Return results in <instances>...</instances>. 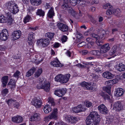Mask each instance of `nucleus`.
<instances>
[{"label":"nucleus","instance_id":"23","mask_svg":"<svg viewBox=\"0 0 125 125\" xmlns=\"http://www.w3.org/2000/svg\"><path fill=\"white\" fill-rule=\"evenodd\" d=\"M30 118L31 121H39L41 119L40 114L38 113H35L31 116Z\"/></svg>","mask_w":125,"mask_h":125},{"label":"nucleus","instance_id":"17","mask_svg":"<svg viewBox=\"0 0 125 125\" xmlns=\"http://www.w3.org/2000/svg\"><path fill=\"white\" fill-rule=\"evenodd\" d=\"M85 110V108L82 105L80 104L75 107L73 109V112L75 113L80 112Z\"/></svg>","mask_w":125,"mask_h":125},{"label":"nucleus","instance_id":"59","mask_svg":"<svg viewBox=\"0 0 125 125\" xmlns=\"http://www.w3.org/2000/svg\"><path fill=\"white\" fill-rule=\"evenodd\" d=\"M77 15H73V16L74 17H76V18L77 19H78L80 18L82 16V12L79 11V16L78 17H76V16Z\"/></svg>","mask_w":125,"mask_h":125},{"label":"nucleus","instance_id":"3","mask_svg":"<svg viewBox=\"0 0 125 125\" xmlns=\"http://www.w3.org/2000/svg\"><path fill=\"white\" fill-rule=\"evenodd\" d=\"M6 18L3 15H0V22L11 23L13 20L12 16L11 13L8 12L6 13Z\"/></svg>","mask_w":125,"mask_h":125},{"label":"nucleus","instance_id":"20","mask_svg":"<svg viewBox=\"0 0 125 125\" xmlns=\"http://www.w3.org/2000/svg\"><path fill=\"white\" fill-rule=\"evenodd\" d=\"M114 108L117 111H120L123 108L121 102L118 101L115 102L114 104Z\"/></svg>","mask_w":125,"mask_h":125},{"label":"nucleus","instance_id":"47","mask_svg":"<svg viewBox=\"0 0 125 125\" xmlns=\"http://www.w3.org/2000/svg\"><path fill=\"white\" fill-rule=\"evenodd\" d=\"M76 36L77 38L79 40L82 39L83 38V35L79 32H77Z\"/></svg>","mask_w":125,"mask_h":125},{"label":"nucleus","instance_id":"21","mask_svg":"<svg viewBox=\"0 0 125 125\" xmlns=\"http://www.w3.org/2000/svg\"><path fill=\"white\" fill-rule=\"evenodd\" d=\"M124 90L122 88H120L116 89L114 92V94L115 96L119 97L122 95L124 94Z\"/></svg>","mask_w":125,"mask_h":125},{"label":"nucleus","instance_id":"37","mask_svg":"<svg viewBox=\"0 0 125 125\" xmlns=\"http://www.w3.org/2000/svg\"><path fill=\"white\" fill-rule=\"evenodd\" d=\"M54 15V13L53 9L52 8L48 11L47 14V16L50 18H52L53 17Z\"/></svg>","mask_w":125,"mask_h":125},{"label":"nucleus","instance_id":"53","mask_svg":"<svg viewBox=\"0 0 125 125\" xmlns=\"http://www.w3.org/2000/svg\"><path fill=\"white\" fill-rule=\"evenodd\" d=\"M100 75L98 74V75L96 74L94 75L93 78L95 81H97L100 78Z\"/></svg>","mask_w":125,"mask_h":125},{"label":"nucleus","instance_id":"35","mask_svg":"<svg viewBox=\"0 0 125 125\" xmlns=\"http://www.w3.org/2000/svg\"><path fill=\"white\" fill-rule=\"evenodd\" d=\"M89 53L93 55L98 56L101 54L100 51L98 50H94L91 51L89 52Z\"/></svg>","mask_w":125,"mask_h":125},{"label":"nucleus","instance_id":"54","mask_svg":"<svg viewBox=\"0 0 125 125\" xmlns=\"http://www.w3.org/2000/svg\"><path fill=\"white\" fill-rule=\"evenodd\" d=\"M91 36L92 37L95 38L96 40L99 39V35L95 33H92L91 35Z\"/></svg>","mask_w":125,"mask_h":125},{"label":"nucleus","instance_id":"31","mask_svg":"<svg viewBox=\"0 0 125 125\" xmlns=\"http://www.w3.org/2000/svg\"><path fill=\"white\" fill-rule=\"evenodd\" d=\"M118 48V47L116 45H114L109 52L110 55H112L114 54L117 51Z\"/></svg>","mask_w":125,"mask_h":125},{"label":"nucleus","instance_id":"5","mask_svg":"<svg viewBox=\"0 0 125 125\" xmlns=\"http://www.w3.org/2000/svg\"><path fill=\"white\" fill-rule=\"evenodd\" d=\"M49 39L48 38L41 39L37 41L38 45H41L43 47L47 46L50 43Z\"/></svg>","mask_w":125,"mask_h":125},{"label":"nucleus","instance_id":"30","mask_svg":"<svg viewBox=\"0 0 125 125\" xmlns=\"http://www.w3.org/2000/svg\"><path fill=\"white\" fill-rule=\"evenodd\" d=\"M36 68L35 67H33L32 68L27 72L26 76L29 77L31 75L34 73V72L36 70Z\"/></svg>","mask_w":125,"mask_h":125},{"label":"nucleus","instance_id":"41","mask_svg":"<svg viewBox=\"0 0 125 125\" xmlns=\"http://www.w3.org/2000/svg\"><path fill=\"white\" fill-rule=\"evenodd\" d=\"M55 35L54 33L48 32L45 34V37H48L51 39Z\"/></svg>","mask_w":125,"mask_h":125},{"label":"nucleus","instance_id":"13","mask_svg":"<svg viewBox=\"0 0 125 125\" xmlns=\"http://www.w3.org/2000/svg\"><path fill=\"white\" fill-rule=\"evenodd\" d=\"M121 12L120 9L118 8L115 10L113 8L112 10L109 9V10L106 11V14L107 15H110L113 14H115L118 15L121 14Z\"/></svg>","mask_w":125,"mask_h":125},{"label":"nucleus","instance_id":"38","mask_svg":"<svg viewBox=\"0 0 125 125\" xmlns=\"http://www.w3.org/2000/svg\"><path fill=\"white\" fill-rule=\"evenodd\" d=\"M30 1L32 5L35 6L38 5L41 3V0H30Z\"/></svg>","mask_w":125,"mask_h":125},{"label":"nucleus","instance_id":"8","mask_svg":"<svg viewBox=\"0 0 125 125\" xmlns=\"http://www.w3.org/2000/svg\"><path fill=\"white\" fill-rule=\"evenodd\" d=\"M9 36L8 31L6 29L3 30L0 32V38L2 41H6L8 38Z\"/></svg>","mask_w":125,"mask_h":125},{"label":"nucleus","instance_id":"50","mask_svg":"<svg viewBox=\"0 0 125 125\" xmlns=\"http://www.w3.org/2000/svg\"><path fill=\"white\" fill-rule=\"evenodd\" d=\"M48 102L51 103V105L53 106H54L55 105L54 99L52 98H49Z\"/></svg>","mask_w":125,"mask_h":125},{"label":"nucleus","instance_id":"24","mask_svg":"<svg viewBox=\"0 0 125 125\" xmlns=\"http://www.w3.org/2000/svg\"><path fill=\"white\" fill-rule=\"evenodd\" d=\"M12 120L13 122L16 123H20L23 120L22 117L20 116L12 117Z\"/></svg>","mask_w":125,"mask_h":125},{"label":"nucleus","instance_id":"14","mask_svg":"<svg viewBox=\"0 0 125 125\" xmlns=\"http://www.w3.org/2000/svg\"><path fill=\"white\" fill-rule=\"evenodd\" d=\"M35 34L32 32H30L28 36V42L29 45H31L33 44L34 42Z\"/></svg>","mask_w":125,"mask_h":125},{"label":"nucleus","instance_id":"60","mask_svg":"<svg viewBox=\"0 0 125 125\" xmlns=\"http://www.w3.org/2000/svg\"><path fill=\"white\" fill-rule=\"evenodd\" d=\"M104 36V33L103 31L100 34V35H99V39L100 38L102 39Z\"/></svg>","mask_w":125,"mask_h":125},{"label":"nucleus","instance_id":"44","mask_svg":"<svg viewBox=\"0 0 125 125\" xmlns=\"http://www.w3.org/2000/svg\"><path fill=\"white\" fill-rule=\"evenodd\" d=\"M78 1H79L77 0H70V2L71 5L73 6L76 5Z\"/></svg>","mask_w":125,"mask_h":125},{"label":"nucleus","instance_id":"46","mask_svg":"<svg viewBox=\"0 0 125 125\" xmlns=\"http://www.w3.org/2000/svg\"><path fill=\"white\" fill-rule=\"evenodd\" d=\"M9 92V91L7 88H5L1 92V94L3 95H6Z\"/></svg>","mask_w":125,"mask_h":125},{"label":"nucleus","instance_id":"27","mask_svg":"<svg viewBox=\"0 0 125 125\" xmlns=\"http://www.w3.org/2000/svg\"><path fill=\"white\" fill-rule=\"evenodd\" d=\"M55 61L52 62L51 64L53 66L55 67H61L62 65L58 59H56Z\"/></svg>","mask_w":125,"mask_h":125},{"label":"nucleus","instance_id":"57","mask_svg":"<svg viewBox=\"0 0 125 125\" xmlns=\"http://www.w3.org/2000/svg\"><path fill=\"white\" fill-rule=\"evenodd\" d=\"M104 98L105 100H110V98L109 96L107 94H105L104 96Z\"/></svg>","mask_w":125,"mask_h":125},{"label":"nucleus","instance_id":"6","mask_svg":"<svg viewBox=\"0 0 125 125\" xmlns=\"http://www.w3.org/2000/svg\"><path fill=\"white\" fill-rule=\"evenodd\" d=\"M68 0H64L63 4L62 5V8L64 10L68 11L69 12L75 13L72 8L68 5Z\"/></svg>","mask_w":125,"mask_h":125},{"label":"nucleus","instance_id":"49","mask_svg":"<svg viewBox=\"0 0 125 125\" xmlns=\"http://www.w3.org/2000/svg\"><path fill=\"white\" fill-rule=\"evenodd\" d=\"M20 73L19 71H17L15 73H14L13 76L17 78V79L18 78L19 76L20 75Z\"/></svg>","mask_w":125,"mask_h":125},{"label":"nucleus","instance_id":"11","mask_svg":"<svg viewBox=\"0 0 125 125\" xmlns=\"http://www.w3.org/2000/svg\"><path fill=\"white\" fill-rule=\"evenodd\" d=\"M66 88L58 89L55 91L54 94L59 97H62L66 93Z\"/></svg>","mask_w":125,"mask_h":125},{"label":"nucleus","instance_id":"64","mask_svg":"<svg viewBox=\"0 0 125 125\" xmlns=\"http://www.w3.org/2000/svg\"><path fill=\"white\" fill-rule=\"evenodd\" d=\"M66 53V55L69 57H70L71 56V53L69 51L67 50Z\"/></svg>","mask_w":125,"mask_h":125},{"label":"nucleus","instance_id":"29","mask_svg":"<svg viewBox=\"0 0 125 125\" xmlns=\"http://www.w3.org/2000/svg\"><path fill=\"white\" fill-rule=\"evenodd\" d=\"M8 76H4L2 78L1 82H2L3 86L5 87L8 83Z\"/></svg>","mask_w":125,"mask_h":125},{"label":"nucleus","instance_id":"28","mask_svg":"<svg viewBox=\"0 0 125 125\" xmlns=\"http://www.w3.org/2000/svg\"><path fill=\"white\" fill-rule=\"evenodd\" d=\"M71 76L69 74H67L65 75H63L62 78V83H65L67 82Z\"/></svg>","mask_w":125,"mask_h":125},{"label":"nucleus","instance_id":"12","mask_svg":"<svg viewBox=\"0 0 125 125\" xmlns=\"http://www.w3.org/2000/svg\"><path fill=\"white\" fill-rule=\"evenodd\" d=\"M98 109L99 112L102 114L106 115L108 113V109L104 104H102L99 106Z\"/></svg>","mask_w":125,"mask_h":125},{"label":"nucleus","instance_id":"4","mask_svg":"<svg viewBox=\"0 0 125 125\" xmlns=\"http://www.w3.org/2000/svg\"><path fill=\"white\" fill-rule=\"evenodd\" d=\"M8 8L13 14H15L19 11L17 5L15 4H12L10 2L7 4Z\"/></svg>","mask_w":125,"mask_h":125},{"label":"nucleus","instance_id":"9","mask_svg":"<svg viewBox=\"0 0 125 125\" xmlns=\"http://www.w3.org/2000/svg\"><path fill=\"white\" fill-rule=\"evenodd\" d=\"M31 103L36 108H38L41 107L42 104V102L40 98L35 97L33 99Z\"/></svg>","mask_w":125,"mask_h":125},{"label":"nucleus","instance_id":"19","mask_svg":"<svg viewBox=\"0 0 125 125\" xmlns=\"http://www.w3.org/2000/svg\"><path fill=\"white\" fill-rule=\"evenodd\" d=\"M21 34V31L18 30L14 31L12 33V37L14 40L19 39Z\"/></svg>","mask_w":125,"mask_h":125},{"label":"nucleus","instance_id":"40","mask_svg":"<svg viewBox=\"0 0 125 125\" xmlns=\"http://www.w3.org/2000/svg\"><path fill=\"white\" fill-rule=\"evenodd\" d=\"M62 76L63 75L62 74H60L57 75L55 78V81L62 83Z\"/></svg>","mask_w":125,"mask_h":125},{"label":"nucleus","instance_id":"51","mask_svg":"<svg viewBox=\"0 0 125 125\" xmlns=\"http://www.w3.org/2000/svg\"><path fill=\"white\" fill-rule=\"evenodd\" d=\"M67 39L68 38L66 36L63 35L61 39L62 42L63 43L67 41Z\"/></svg>","mask_w":125,"mask_h":125},{"label":"nucleus","instance_id":"2","mask_svg":"<svg viewBox=\"0 0 125 125\" xmlns=\"http://www.w3.org/2000/svg\"><path fill=\"white\" fill-rule=\"evenodd\" d=\"M38 82L39 84L37 85V87L38 89H43L44 90L47 92H48L50 91V85L49 83L44 84L45 81L43 79L39 78V79Z\"/></svg>","mask_w":125,"mask_h":125},{"label":"nucleus","instance_id":"48","mask_svg":"<svg viewBox=\"0 0 125 125\" xmlns=\"http://www.w3.org/2000/svg\"><path fill=\"white\" fill-rule=\"evenodd\" d=\"M85 104L86 107H88L93 106L92 103L89 101H87L86 102V103H85Z\"/></svg>","mask_w":125,"mask_h":125},{"label":"nucleus","instance_id":"10","mask_svg":"<svg viewBox=\"0 0 125 125\" xmlns=\"http://www.w3.org/2000/svg\"><path fill=\"white\" fill-rule=\"evenodd\" d=\"M80 85H81L82 87H85V89L91 90H94L95 88V87H93V85L92 87V86L91 84L90 83H88L85 82L79 84Z\"/></svg>","mask_w":125,"mask_h":125},{"label":"nucleus","instance_id":"34","mask_svg":"<svg viewBox=\"0 0 125 125\" xmlns=\"http://www.w3.org/2000/svg\"><path fill=\"white\" fill-rule=\"evenodd\" d=\"M43 111L45 113L47 114L52 111V108L49 105L47 104L44 107Z\"/></svg>","mask_w":125,"mask_h":125},{"label":"nucleus","instance_id":"56","mask_svg":"<svg viewBox=\"0 0 125 125\" xmlns=\"http://www.w3.org/2000/svg\"><path fill=\"white\" fill-rule=\"evenodd\" d=\"M86 43L84 42H83L77 45L78 47H83V46L85 45Z\"/></svg>","mask_w":125,"mask_h":125},{"label":"nucleus","instance_id":"1","mask_svg":"<svg viewBox=\"0 0 125 125\" xmlns=\"http://www.w3.org/2000/svg\"><path fill=\"white\" fill-rule=\"evenodd\" d=\"M100 120V116L95 111H93L88 116L85 120L87 125H97Z\"/></svg>","mask_w":125,"mask_h":125},{"label":"nucleus","instance_id":"42","mask_svg":"<svg viewBox=\"0 0 125 125\" xmlns=\"http://www.w3.org/2000/svg\"><path fill=\"white\" fill-rule=\"evenodd\" d=\"M103 8L105 9H108V10L107 11L109 10V9L112 10L113 8V7L112 6L110 3H109L104 4L103 6Z\"/></svg>","mask_w":125,"mask_h":125},{"label":"nucleus","instance_id":"45","mask_svg":"<svg viewBox=\"0 0 125 125\" xmlns=\"http://www.w3.org/2000/svg\"><path fill=\"white\" fill-rule=\"evenodd\" d=\"M94 42L93 41L88 42L87 43L88 48H94Z\"/></svg>","mask_w":125,"mask_h":125},{"label":"nucleus","instance_id":"22","mask_svg":"<svg viewBox=\"0 0 125 125\" xmlns=\"http://www.w3.org/2000/svg\"><path fill=\"white\" fill-rule=\"evenodd\" d=\"M65 119L67 122L75 123L77 120V119L76 117H73L70 116V117L66 116L65 117Z\"/></svg>","mask_w":125,"mask_h":125},{"label":"nucleus","instance_id":"33","mask_svg":"<svg viewBox=\"0 0 125 125\" xmlns=\"http://www.w3.org/2000/svg\"><path fill=\"white\" fill-rule=\"evenodd\" d=\"M16 82L12 79L9 82L7 85L9 86L11 89L14 88L16 85Z\"/></svg>","mask_w":125,"mask_h":125},{"label":"nucleus","instance_id":"62","mask_svg":"<svg viewBox=\"0 0 125 125\" xmlns=\"http://www.w3.org/2000/svg\"><path fill=\"white\" fill-rule=\"evenodd\" d=\"M90 20L93 23L95 24L96 23V21L94 18H93L92 17H91L90 18Z\"/></svg>","mask_w":125,"mask_h":125},{"label":"nucleus","instance_id":"36","mask_svg":"<svg viewBox=\"0 0 125 125\" xmlns=\"http://www.w3.org/2000/svg\"><path fill=\"white\" fill-rule=\"evenodd\" d=\"M42 68H39L34 74L35 77L36 78L39 77L42 73Z\"/></svg>","mask_w":125,"mask_h":125},{"label":"nucleus","instance_id":"18","mask_svg":"<svg viewBox=\"0 0 125 125\" xmlns=\"http://www.w3.org/2000/svg\"><path fill=\"white\" fill-rule=\"evenodd\" d=\"M110 49L109 44L107 43L101 46V51L102 52L105 53L109 51Z\"/></svg>","mask_w":125,"mask_h":125},{"label":"nucleus","instance_id":"52","mask_svg":"<svg viewBox=\"0 0 125 125\" xmlns=\"http://www.w3.org/2000/svg\"><path fill=\"white\" fill-rule=\"evenodd\" d=\"M14 102V101L12 99H8L6 102L7 103L8 105H10L13 104Z\"/></svg>","mask_w":125,"mask_h":125},{"label":"nucleus","instance_id":"55","mask_svg":"<svg viewBox=\"0 0 125 125\" xmlns=\"http://www.w3.org/2000/svg\"><path fill=\"white\" fill-rule=\"evenodd\" d=\"M96 42L97 45L99 46H102V42L100 40V39L96 40Z\"/></svg>","mask_w":125,"mask_h":125},{"label":"nucleus","instance_id":"16","mask_svg":"<svg viewBox=\"0 0 125 125\" xmlns=\"http://www.w3.org/2000/svg\"><path fill=\"white\" fill-rule=\"evenodd\" d=\"M57 108H54L53 110L52 113L48 116V118L49 119H56L57 117Z\"/></svg>","mask_w":125,"mask_h":125},{"label":"nucleus","instance_id":"7","mask_svg":"<svg viewBox=\"0 0 125 125\" xmlns=\"http://www.w3.org/2000/svg\"><path fill=\"white\" fill-rule=\"evenodd\" d=\"M114 80L113 79L112 80H109L106 82V84H107V86L105 88L104 90L109 95H110L111 94L110 91L111 86L112 85L113 83H115V82H114Z\"/></svg>","mask_w":125,"mask_h":125},{"label":"nucleus","instance_id":"43","mask_svg":"<svg viewBox=\"0 0 125 125\" xmlns=\"http://www.w3.org/2000/svg\"><path fill=\"white\" fill-rule=\"evenodd\" d=\"M32 18L31 17L28 15H27L24 19L23 21L25 24L27 22H29L31 20Z\"/></svg>","mask_w":125,"mask_h":125},{"label":"nucleus","instance_id":"26","mask_svg":"<svg viewBox=\"0 0 125 125\" xmlns=\"http://www.w3.org/2000/svg\"><path fill=\"white\" fill-rule=\"evenodd\" d=\"M103 76L104 77L108 79H112L114 77V75L109 72H104L103 73Z\"/></svg>","mask_w":125,"mask_h":125},{"label":"nucleus","instance_id":"63","mask_svg":"<svg viewBox=\"0 0 125 125\" xmlns=\"http://www.w3.org/2000/svg\"><path fill=\"white\" fill-rule=\"evenodd\" d=\"M56 125H66L63 122H60L56 123Z\"/></svg>","mask_w":125,"mask_h":125},{"label":"nucleus","instance_id":"58","mask_svg":"<svg viewBox=\"0 0 125 125\" xmlns=\"http://www.w3.org/2000/svg\"><path fill=\"white\" fill-rule=\"evenodd\" d=\"M19 106V103L17 102H15V104H14V105H13V107L16 108H18Z\"/></svg>","mask_w":125,"mask_h":125},{"label":"nucleus","instance_id":"25","mask_svg":"<svg viewBox=\"0 0 125 125\" xmlns=\"http://www.w3.org/2000/svg\"><path fill=\"white\" fill-rule=\"evenodd\" d=\"M92 69L96 72L100 73L102 72V68L101 66L95 65L92 67Z\"/></svg>","mask_w":125,"mask_h":125},{"label":"nucleus","instance_id":"61","mask_svg":"<svg viewBox=\"0 0 125 125\" xmlns=\"http://www.w3.org/2000/svg\"><path fill=\"white\" fill-rule=\"evenodd\" d=\"M78 1H78V2H79V4L80 5H82L84 4L85 3L84 1H83L82 0H81L79 1L78 0Z\"/></svg>","mask_w":125,"mask_h":125},{"label":"nucleus","instance_id":"32","mask_svg":"<svg viewBox=\"0 0 125 125\" xmlns=\"http://www.w3.org/2000/svg\"><path fill=\"white\" fill-rule=\"evenodd\" d=\"M116 68L120 72L123 71L125 70V65L122 63H120L116 66Z\"/></svg>","mask_w":125,"mask_h":125},{"label":"nucleus","instance_id":"39","mask_svg":"<svg viewBox=\"0 0 125 125\" xmlns=\"http://www.w3.org/2000/svg\"><path fill=\"white\" fill-rule=\"evenodd\" d=\"M36 14L40 16L43 17L45 15V12L41 9H38L36 12Z\"/></svg>","mask_w":125,"mask_h":125},{"label":"nucleus","instance_id":"15","mask_svg":"<svg viewBox=\"0 0 125 125\" xmlns=\"http://www.w3.org/2000/svg\"><path fill=\"white\" fill-rule=\"evenodd\" d=\"M57 25L59 29L65 32L68 31V28L66 25L60 22L58 23Z\"/></svg>","mask_w":125,"mask_h":125}]
</instances>
